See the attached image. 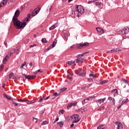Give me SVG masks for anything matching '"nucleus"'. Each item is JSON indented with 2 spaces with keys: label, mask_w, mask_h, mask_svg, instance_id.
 Listing matches in <instances>:
<instances>
[{
  "label": "nucleus",
  "mask_w": 129,
  "mask_h": 129,
  "mask_svg": "<svg viewBox=\"0 0 129 129\" xmlns=\"http://www.w3.org/2000/svg\"><path fill=\"white\" fill-rule=\"evenodd\" d=\"M13 21L14 26L18 29H23L26 25V22H21V21L19 20L18 18L15 16H14L13 18Z\"/></svg>",
  "instance_id": "obj_1"
},
{
  "label": "nucleus",
  "mask_w": 129,
  "mask_h": 129,
  "mask_svg": "<svg viewBox=\"0 0 129 129\" xmlns=\"http://www.w3.org/2000/svg\"><path fill=\"white\" fill-rule=\"evenodd\" d=\"M76 73L81 77H84L86 76V72L84 70H83V69H78L76 71Z\"/></svg>",
  "instance_id": "obj_2"
},
{
  "label": "nucleus",
  "mask_w": 129,
  "mask_h": 129,
  "mask_svg": "<svg viewBox=\"0 0 129 129\" xmlns=\"http://www.w3.org/2000/svg\"><path fill=\"white\" fill-rule=\"evenodd\" d=\"M89 45V43H88V42H84V43H80L79 44H78L77 46V48L81 49L83 48L88 47Z\"/></svg>",
  "instance_id": "obj_3"
},
{
  "label": "nucleus",
  "mask_w": 129,
  "mask_h": 129,
  "mask_svg": "<svg viewBox=\"0 0 129 129\" xmlns=\"http://www.w3.org/2000/svg\"><path fill=\"white\" fill-rule=\"evenodd\" d=\"M76 9L79 14H83L85 12L84 8L81 5H77Z\"/></svg>",
  "instance_id": "obj_4"
},
{
  "label": "nucleus",
  "mask_w": 129,
  "mask_h": 129,
  "mask_svg": "<svg viewBox=\"0 0 129 129\" xmlns=\"http://www.w3.org/2000/svg\"><path fill=\"white\" fill-rule=\"evenodd\" d=\"M80 115H79L78 114H75L73 115L72 116V118L73 120L72 121V123H77L80 120V118H79Z\"/></svg>",
  "instance_id": "obj_5"
},
{
  "label": "nucleus",
  "mask_w": 129,
  "mask_h": 129,
  "mask_svg": "<svg viewBox=\"0 0 129 129\" xmlns=\"http://www.w3.org/2000/svg\"><path fill=\"white\" fill-rule=\"evenodd\" d=\"M23 77L25 78L26 79L28 80H31V79H34L36 77V75L34 76H26L25 74H23L22 75Z\"/></svg>",
  "instance_id": "obj_6"
},
{
  "label": "nucleus",
  "mask_w": 129,
  "mask_h": 129,
  "mask_svg": "<svg viewBox=\"0 0 129 129\" xmlns=\"http://www.w3.org/2000/svg\"><path fill=\"white\" fill-rule=\"evenodd\" d=\"M121 32L122 35L128 34V33H129V28H128V27H127L126 28H123V29H122L121 31Z\"/></svg>",
  "instance_id": "obj_7"
},
{
  "label": "nucleus",
  "mask_w": 129,
  "mask_h": 129,
  "mask_svg": "<svg viewBox=\"0 0 129 129\" xmlns=\"http://www.w3.org/2000/svg\"><path fill=\"white\" fill-rule=\"evenodd\" d=\"M115 124L117 126V129H122L123 128V125L121 122H115Z\"/></svg>",
  "instance_id": "obj_8"
},
{
  "label": "nucleus",
  "mask_w": 129,
  "mask_h": 129,
  "mask_svg": "<svg viewBox=\"0 0 129 129\" xmlns=\"http://www.w3.org/2000/svg\"><path fill=\"white\" fill-rule=\"evenodd\" d=\"M77 11H75L72 12V16L73 18H76V17H79V14L78 13Z\"/></svg>",
  "instance_id": "obj_9"
},
{
  "label": "nucleus",
  "mask_w": 129,
  "mask_h": 129,
  "mask_svg": "<svg viewBox=\"0 0 129 129\" xmlns=\"http://www.w3.org/2000/svg\"><path fill=\"white\" fill-rule=\"evenodd\" d=\"M67 64H68L69 66H76L75 60H71L70 61H67Z\"/></svg>",
  "instance_id": "obj_10"
},
{
  "label": "nucleus",
  "mask_w": 129,
  "mask_h": 129,
  "mask_svg": "<svg viewBox=\"0 0 129 129\" xmlns=\"http://www.w3.org/2000/svg\"><path fill=\"white\" fill-rule=\"evenodd\" d=\"M38 9H39V8L38 9L36 8L34 9V10L33 11L32 13V16L33 17H34L39 12L38 11Z\"/></svg>",
  "instance_id": "obj_11"
},
{
  "label": "nucleus",
  "mask_w": 129,
  "mask_h": 129,
  "mask_svg": "<svg viewBox=\"0 0 129 129\" xmlns=\"http://www.w3.org/2000/svg\"><path fill=\"white\" fill-rule=\"evenodd\" d=\"M96 30L97 32L99 33V35H101L104 33V31L102 28H100V27H97Z\"/></svg>",
  "instance_id": "obj_12"
},
{
  "label": "nucleus",
  "mask_w": 129,
  "mask_h": 129,
  "mask_svg": "<svg viewBox=\"0 0 129 129\" xmlns=\"http://www.w3.org/2000/svg\"><path fill=\"white\" fill-rule=\"evenodd\" d=\"M108 100L110 101L111 103H112L113 105H115V100L114 98L109 97L108 98Z\"/></svg>",
  "instance_id": "obj_13"
},
{
  "label": "nucleus",
  "mask_w": 129,
  "mask_h": 129,
  "mask_svg": "<svg viewBox=\"0 0 129 129\" xmlns=\"http://www.w3.org/2000/svg\"><path fill=\"white\" fill-rule=\"evenodd\" d=\"M7 3V0H3V2H1L0 8L6 6Z\"/></svg>",
  "instance_id": "obj_14"
},
{
  "label": "nucleus",
  "mask_w": 129,
  "mask_h": 129,
  "mask_svg": "<svg viewBox=\"0 0 129 129\" xmlns=\"http://www.w3.org/2000/svg\"><path fill=\"white\" fill-rule=\"evenodd\" d=\"M77 102H74V103H70V104H69L67 106V108H69L72 106H75L77 105Z\"/></svg>",
  "instance_id": "obj_15"
},
{
  "label": "nucleus",
  "mask_w": 129,
  "mask_h": 129,
  "mask_svg": "<svg viewBox=\"0 0 129 129\" xmlns=\"http://www.w3.org/2000/svg\"><path fill=\"white\" fill-rule=\"evenodd\" d=\"M106 100L105 98H104V99H99V100H98L97 101V103L98 104H101L102 103H103L104 101Z\"/></svg>",
  "instance_id": "obj_16"
},
{
  "label": "nucleus",
  "mask_w": 129,
  "mask_h": 129,
  "mask_svg": "<svg viewBox=\"0 0 129 129\" xmlns=\"http://www.w3.org/2000/svg\"><path fill=\"white\" fill-rule=\"evenodd\" d=\"M10 58V56L9 55H6V56L4 58L3 63V64H6V63L7 62L8 59H9Z\"/></svg>",
  "instance_id": "obj_17"
},
{
  "label": "nucleus",
  "mask_w": 129,
  "mask_h": 129,
  "mask_svg": "<svg viewBox=\"0 0 129 129\" xmlns=\"http://www.w3.org/2000/svg\"><path fill=\"white\" fill-rule=\"evenodd\" d=\"M89 52H83V53H81V54H78L77 55V57L79 59L81 57L84 56V55H85L87 53H88Z\"/></svg>",
  "instance_id": "obj_18"
},
{
  "label": "nucleus",
  "mask_w": 129,
  "mask_h": 129,
  "mask_svg": "<svg viewBox=\"0 0 129 129\" xmlns=\"http://www.w3.org/2000/svg\"><path fill=\"white\" fill-rule=\"evenodd\" d=\"M20 11H19V10H17L16 11L15 13V16H14V17H15L16 18L18 17V16H19V15H20Z\"/></svg>",
  "instance_id": "obj_19"
},
{
  "label": "nucleus",
  "mask_w": 129,
  "mask_h": 129,
  "mask_svg": "<svg viewBox=\"0 0 129 129\" xmlns=\"http://www.w3.org/2000/svg\"><path fill=\"white\" fill-rule=\"evenodd\" d=\"M3 96H4V97L5 98H7L8 100H12L10 96H8V95H7V94H4L3 95Z\"/></svg>",
  "instance_id": "obj_20"
},
{
  "label": "nucleus",
  "mask_w": 129,
  "mask_h": 129,
  "mask_svg": "<svg viewBox=\"0 0 129 129\" xmlns=\"http://www.w3.org/2000/svg\"><path fill=\"white\" fill-rule=\"evenodd\" d=\"M118 51H119V49H118V48H115L114 49H111V50H110L111 53L117 52Z\"/></svg>",
  "instance_id": "obj_21"
},
{
  "label": "nucleus",
  "mask_w": 129,
  "mask_h": 129,
  "mask_svg": "<svg viewBox=\"0 0 129 129\" xmlns=\"http://www.w3.org/2000/svg\"><path fill=\"white\" fill-rule=\"evenodd\" d=\"M57 43V40L55 39V40H54L52 44H51V46H52L51 48L54 47L55 46L56 44Z\"/></svg>",
  "instance_id": "obj_22"
},
{
  "label": "nucleus",
  "mask_w": 129,
  "mask_h": 129,
  "mask_svg": "<svg viewBox=\"0 0 129 129\" xmlns=\"http://www.w3.org/2000/svg\"><path fill=\"white\" fill-rule=\"evenodd\" d=\"M92 85V84H90V85H89L85 87H82V90H85L86 89H88L89 87H90Z\"/></svg>",
  "instance_id": "obj_23"
},
{
  "label": "nucleus",
  "mask_w": 129,
  "mask_h": 129,
  "mask_svg": "<svg viewBox=\"0 0 129 129\" xmlns=\"http://www.w3.org/2000/svg\"><path fill=\"white\" fill-rule=\"evenodd\" d=\"M56 27H57V25H56V24H54L53 25H52V26H51V27H50L49 30H52L55 29Z\"/></svg>",
  "instance_id": "obj_24"
},
{
  "label": "nucleus",
  "mask_w": 129,
  "mask_h": 129,
  "mask_svg": "<svg viewBox=\"0 0 129 129\" xmlns=\"http://www.w3.org/2000/svg\"><path fill=\"white\" fill-rule=\"evenodd\" d=\"M58 125L60 127H62L63 126V122L62 121H60L58 123Z\"/></svg>",
  "instance_id": "obj_25"
},
{
  "label": "nucleus",
  "mask_w": 129,
  "mask_h": 129,
  "mask_svg": "<svg viewBox=\"0 0 129 129\" xmlns=\"http://www.w3.org/2000/svg\"><path fill=\"white\" fill-rule=\"evenodd\" d=\"M31 17V14H29L27 16V18H26V22H28L30 19Z\"/></svg>",
  "instance_id": "obj_26"
},
{
  "label": "nucleus",
  "mask_w": 129,
  "mask_h": 129,
  "mask_svg": "<svg viewBox=\"0 0 129 129\" xmlns=\"http://www.w3.org/2000/svg\"><path fill=\"white\" fill-rule=\"evenodd\" d=\"M67 79H69L70 81L68 82V83H71L72 82V77L68 76Z\"/></svg>",
  "instance_id": "obj_27"
},
{
  "label": "nucleus",
  "mask_w": 129,
  "mask_h": 129,
  "mask_svg": "<svg viewBox=\"0 0 129 129\" xmlns=\"http://www.w3.org/2000/svg\"><path fill=\"white\" fill-rule=\"evenodd\" d=\"M44 99L45 100V97L44 96L41 97L38 102H41Z\"/></svg>",
  "instance_id": "obj_28"
},
{
  "label": "nucleus",
  "mask_w": 129,
  "mask_h": 129,
  "mask_svg": "<svg viewBox=\"0 0 129 129\" xmlns=\"http://www.w3.org/2000/svg\"><path fill=\"white\" fill-rule=\"evenodd\" d=\"M48 124V122L47 121H43V122L41 123V124L42 125H45V124Z\"/></svg>",
  "instance_id": "obj_29"
},
{
  "label": "nucleus",
  "mask_w": 129,
  "mask_h": 129,
  "mask_svg": "<svg viewBox=\"0 0 129 129\" xmlns=\"http://www.w3.org/2000/svg\"><path fill=\"white\" fill-rule=\"evenodd\" d=\"M96 5L97 7H98V8H100L101 7L100 3L99 2H96Z\"/></svg>",
  "instance_id": "obj_30"
},
{
  "label": "nucleus",
  "mask_w": 129,
  "mask_h": 129,
  "mask_svg": "<svg viewBox=\"0 0 129 129\" xmlns=\"http://www.w3.org/2000/svg\"><path fill=\"white\" fill-rule=\"evenodd\" d=\"M14 76V74L13 73H11L9 75V79H11Z\"/></svg>",
  "instance_id": "obj_31"
},
{
  "label": "nucleus",
  "mask_w": 129,
  "mask_h": 129,
  "mask_svg": "<svg viewBox=\"0 0 129 129\" xmlns=\"http://www.w3.org/2000/svg\"><path fill=\"white\" fill-rule=\"evenodd\" d=\"M4 64H1L0 66V72L2 71V70L4 69Z\"/></svg>",
  "instance_id": "obj_32"
},
{
  "label": "nucleus",
  "mask_w": 129,
  "mask_h": 129,
  "mask_svg": "<svg viewBox=\"0 0 129 129\" xmlns=\"http://www.w3.org/2000/svg\"><path fill=\"white\" fill-rule=\"evenodd\" d=\"M108 82V81H103L100 83V85H103Z\"/></svg>",
  "instance_id": "obj_33"
},
{
  "label": "nucleus",
  "mask_w": 129,
  "mask_h": 129,
  "mask_svg": "<svg viewBox=\"0 0 129 129\" xmlns=\"http://www.w3.org/2000/svg\"><path fill=\"white\" fill-rule=\"evenodd\" d=\"M26 61H24V63H22L21 67H20L21 69H23L24 66L26 64Z\"/></svg>",
  "instance_id": "obj_34"
},
{
  "label": "nucleus",
  "mask_w": 129,
  "mask_h": 129,
  "mask_svg": "<svg viewBox=\"0 0 129 129\" xmlns=\"http://www.w3.org/2000/svg\"><path fill=\"white\" fill-rule=\"evenodd\" d=\"M64 110H63V109H62V110H60V111H59L58 113H59V114H62L64 113Z\"/></svg>",
  "instance_id": "obj_35"
},
{
  "label": "nucleus",
  "mask_w": 129,
  "mask_h": 129,
  "mask_svg": "<svg viewBox=\"0 0 129 129\" xmlns=\"http://www.w3.org/2000/svg\"><path fill=\"white\" fill-rule=\"evenodd\" d=\"M42 42H43V43H47V40H46V38H42Z\"/></svg>",
  "instance_id": "obj_36"
},
{
  "label": "nucleus",
  "mask_w": 129,
  "mask_h": 129,
  "mask_svg": "<svg viewBox=\"0 0 129 129\" xmlns=\"http://www.w3.org/2000/svg\"><path fill=\"white\" fill-rule=\"evenodd\" d=\"M12 104L14 105L15 106H18V104L17 103H15L14 101L12 100Z\"/></svg>",
  "instance_id": "obj_37"
},
{
  "label": "nucleus",
  "mask_w": 129,
  "mask_h": 129,
  "mask_svg": "<svg viewBox=\"0 0 129 129\" xmlns=\"http://www.w3.org/2000/svg\"><path fill=\"white\" fill-rule=\"evenodd\" d=\"M52 95H53V97H57V96H58L59 95L57 93H54Z\"/></svg>",
  "instance_id": "obj_38"
},
{
  "label": "nucleus",
  "mask_w": 129,
  "mask_h": 129,
  "mask_svg": "<svg viewBox=\"0 0 129 129\" xmlns=\"http://www.w3.org/2000/svg\"><path fill=\"white\" fill-rule=\"evenodd\" d=\"M25 102H26L27 104H30L31 103H34V102H32V101H26Z\"/></svg>",
  "instance_id": "obj_39"
},
{
  "label": "nucleus",
  "mask_w": 129,
  "mask_h": 129,
  "mask_svg": "<svg viewBox=\"0 0 129 129\" xmlns=\"http://www.w3.org/2000/svg\"><path fill=\"white\" fill-rule=\"evenodd\" d=\"M18 101H19V102H26V100H22V99H18Z\"/></svg>",
  "instance_id": "obj_40"
},
{
  "label": "nucleus",
  "mask_w": 129,
  "mask_h": 129,
  "mask_svg": "<svg viewBox=\"0 0 129 129\" xmlns=\"http://www.w3.org/2000/svg\"><path fill=\"white\" fill-rule=\"evenodd\" d=\"M6 1H7V2H9V4L14 2V0H6Z\"/></svg>",
  "instance_id": "obj_41"
},
{
  "label": "nucleus",
  "mask_w": 129,
  "mask_h": 129,
  "mask_svg": "<svg viewBox=\"0 0 129 129\" xmlns=\"http://www.w3.org/2000/svg\"><path fill=\"white\" fill-rule=\"evenodd\" d=\"M55 98V96H53V95H51V96L50 97V99L51 100H53V99H54Z\"/></svg>",
  "instance_id": "obj_42"
},
{
  "label": "nucleus",
  "mask_w": 129,
  "mask_h": 129,
  "mask_svg": "<svg viewBox=\"0 0 129 129\" xmlns=\"http://www.w3.org/2000/svg\"><path fill=\"white\" fill-rule=\"evenodd\" d=\"M13 54V51H11L9 53H8V55H9V57H10V56Z\"/></svg>",
  "instance_id": "obj_43"
},
{
  "label": "nucleus",
  "mask_w": 129,
  "mask_h": 129,
  "mask_svg": "<svg viewBox=\"0 0 129 129\" xmlns=\"http://www.w3.org/2000/svg\"><path fill=\"white\" fill-rule=\"evenodd\" d=\"M121 81L123 82H124L126 84H127V82H128L127 81H126L124 79H122Z\"/></svg>",
  "instance_id": "obj_44"
},
{
  "label": "nucleus",
  "mask_w": 129,
  "mask_h": 129,
  "mask_svg": "<svg viewBox=\"0 0 129 129\" xmlns=\"http://www.w3.org/2000/svg\"><path fill=\"white\" fill-rule=\"evenodd\" d=\"M112 93H117V90L116 89H114L111 91Z\"/></svg>",
  "instance_id": "obj_45"
},
{
  "label": "nucleus",
  "mask_w": 129,
  "mask_h": 129,
  "mask_svg": "<svg viewBox=\"0 0 129 129\" xmlns=\"http://www.w3.org/2000/svg\"><path fill=\"white\" fill-rule=\"evenodd\" d=\"M50 48H51V46H50V47H47V48L46 49V50H45V52H46L47 51H48L49 50H50Z\"/></svg>",
  "instance_id": "obj_46"
},
{
  "label": "nucleus",
  "mask_w": 129,
  "mask_h": 129,
  "mask_svg": "<svg viewBox=\"0 0 129 129\" xmlns=\"http://www.w3.org/2000/svg\"><path fill=\"white\" fill-rule=\"evenodd\" d=\"M94 98V97H90V98H87V99H85L86 100H89V101H90V100H91L92 99H93Z\"/></svg>",
  "instance_id": "obj_47"
},
{
  "label": "nucleus",
  "mask_w": 129,
  "mask_h": 129,
  "mask_svg": "<svg viewBox=\"0 0 129 129\" xmlns=\"http://www.w3.org/2000/svg\"><path fill=\"white\" fill-rule=\"evenodd\" d=\"M28 4L27 3H25L24 5V8H27L28 7Z\"/></svg>",
  "instance_id": "obj_48"
},
{
  "label": "nucleus",
  "mask_w": 129,
  "mask_h": 129,
  "mask_svg": "<svg viewBox=\"0 0 129 129\" xmlns=\"http://www.w3.org/2000/svg\"><path fill=\"white\" fill-rule=\"evenodd\" d=\"M84 61H85V60L84 59V58H81L80 62H83Z\"/></svg>",
  "instance_id": "obj_49"
},
{
  "label": "nucleus",
  "mask_w": 129,
  "mask_h": 129,
  "mask_svg": "<svg viewBox=\"0 0 129 129\" xmlns=\"http://www.w3.org/2000/svg\"><path fill=\"white\" fill-rule=\"evenodd\" d=\"M94 2H95V1H90L88 2V4H90L93 3Z\"/></svg>",
  "instance_id": "obj_50"
},
{
  "label": "nucleus",
  "mask_w": 129,
  "mask_h": 129,
  "mask_svg": "<svg viewBox=\"0 0 129 129\" xmlns=\"http://www.w3.org/2000/svg\"><path fill=\"white\" fill-rule=\"evenodd\" d=\"M76 60V63H78L80 62V59H79L78 58Z\"/></svg>",
  "instance_id": "obj_51"
},
{
  "label": "nucleus",
  "mask_w": 129,
  "mask_h": 129,
  "mask_svg": "<svg viewBox=\"0 0 129 129\" xmlns=\"http://www.w3.org/2000/svg\"><path fill=\"white\" fill-rule=\"evenodd\" d=\"M67 90V88H64L61 89L60 90V91H61V92H63V91H64L65 90Z\"/></svg>",
  "instance_id": "obj_52"
},
{
  "label": "nucleus",
  "mask_w": 129,
  "mask_h": 129,
  "mask_svg": "<svg viewBox=\"0 0 129 129\" xmlns=\"http://www.w3.org/2000/svg\"><path fill=\"white\" fill-rule=\"evenodd\" d=\"M105 109V107L104 106H102L100 108V110H103Z\"/></svg>",
  "instance_id": "obj_53"
},
{
  "label": "nucleus",
  "mask_w": 129,
  "mask_h": 129,
  "mask_svg": "<svg viewBox=\"0 0 129 129\" xmlns=\"http://www.w3.org/2000/svg\"><path fill=\"white\" fill-rule=\"evenodd\" d=\"M16 54H18L19 53V49H17V50L15 51Z\"/></svg>",
  "instance_id": "obj_54"
},
{
  "label": "nucleus",
  "mask_w": 129,
  "mask_h": 129,
  "mask_svg": "<svg viewBox=\"0 0 129 129\" xmlns=\"http://www.w3.org/2000/svg\"><path fill=\"white\" fill-rule=\"evenodd\" d=\"M103 126V124H101V125H99L97 128H102V127Z\"/></svg>",
  "instance_id": "obj_55"
},
{
  "label": "nucleus",
  "mask_w": 129,
  "mask_h": 129,
  "mask_svg": "<svg viewBox=\"0 0 129 129\" xmlns=\"http://www.w3.org/2000/svg\"><path fill=\"white\" fill-rule=\"evenodd\" d=\"M64 37L66 38V39H68V34H64Z\"/></svg>",
  "instance_id": "obj_56"
},
{
  "label": "nucleus",
  "mask_w": 129,
  "mask_h": 129,
  "mask_svg": "<svg viewBox=\"0 0 129 129\" xmlns=\"http://www.w3.org/2000/svg\"><path fill=\"white\" fill-rule=\"evenodd\" d=\"M88 80L89 81H90L91 82H93V80L92 79H88Z\"/></svg>",
  "instance_id": "obj_57"
},
{
  "label": "nucleus",
  "mask_w": 129,
  "mask_h": 129,
  "mask_svg": "<svg viewBox=\"0 0 129 129\" xmlns=\"http://www.w3.org/2000/svg\"><path fill=\"white\" fill-rule=\"evenodd\" d=\"M58 119H59L58 117L56 118L55 121H54V123H55L56 121H57Z\"/></svg>",
  "instance_id": "obj_58"
},
{
  "label": "nucleus",
  "mask_w": 129,
  "mask_h": 129,
  "mask_svg": "<svg viewBox=\"0 0 129 129\" xmlns=\"http://www.w3.org/2000/svg\"><path fill=\"white\" fill-rule=\"evenodd\" d=\"M36 46V44H33V45H30V48H32L33 47Z\"/></svg>",
  "instance_id": "obj_59"
},
{
  "label": "nucleus",
  "mask_w": 129,
  "mask_h": 129,
  "mask_svg": "<svg viewBox=\"0 0 129 129\" xmlns=\"http://www.w3.org/2000/svg\"><path fill=\"white\" fill-rule=\"evenodd\" d=\"M37 72H38V73L40 72L41 73H43L42 71H41V70H38Z\"/></svg>",
  "instance_id": "obj_60"
},
{
  "label": "nucleus",
  "mask_w": 129,
  "mask_h": 129,
  "mask_svg": "<svg viewBox=\"0 0 129 129\" xmlns=\"http://www.w3.org/2000/svg\"><path fill=\"white\" fill-rule=\"evenodd\" d=\"M85 100H86V99H85V100H84L83 101L82 103H83V104H85V103H86V101H85Z\"/></svg>",
  "instance_id": "obj_61"
},
{
  "label": "nucleus",
  "mask_w": 129,
  "mask_h": 129,
  "mask_svg": "<svg viewBox=\"0 0 129 129\" xmlns=\"http://www.w3.org/2000/svg\"><path fill=\"white\" fill-rule=\"evenodd\" d=\"M37 120H38L37 118H36L33 117V120H36V122H37Z\"/></svg>",
  "instance_id": "obj_62"
},
{
  "label": "nucleus",
  "mask_w": 129,
  "mask_h": 129,
  "mask_svg": "<svg viewBox=\"0 0 129 129\" xmlns=\"http://www.w3.org/2000/svg\"><path fill=\"white\" fill-rule=\"evenodd\" d=\"M49 98H50V97L48 96L46 98L44 99V100H46L48 99Z\"/></svg>",
  "instance_id": "obj_63"
},
{
  "label": "nucleus",
  "mask_w": 129,
  "mask_h": 129,
  "mask_svg": "<svg viewBox=\"0 0 129 129\" xmlns=\"http://www.w3.org/2000/svg\"><path fill=\"white\" fill-rule=\"evenodd\" d=\"M122 105H123V104H121L120 105H119V107H118V109H119L121 107V106Z\"/></svg>",
  "instance_id": "obj_64"
}]
</instances>
